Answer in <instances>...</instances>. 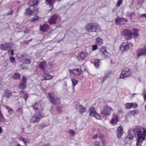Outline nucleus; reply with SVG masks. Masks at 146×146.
Instances as JSON below:
<instances>
[{
  "label": "nucleus",
  "mask_w": 146,
  "mask_h": 146,
  "mask_svg": "<svg viewBox=\"0 0 146 146\" xmlns=\"http://www.w3.org/2000/svg\"><path fill=\"white\" fill-rule=\"evenodd\" d=\"M23 62L27 64H29L31 62L29 58H25V60H23Z\"/></svg>",
  "instance_id": "obj_42"
},
{
  "label": "nucleus",
  "mask_w": 146,
  "mask_h": 146,
  "mask_svg": "<svg viewBox=\"0 0 146 146\" xmlns=\"http://www.w3.org/2000/svg\"><path fill=\"white\" fill-rule=\"evenodd\" d=\"M22 80L19 84V87L21 90H24L26 87L27 78L26 76H23L22 77Z\"/></svg>",
  "instance_id": "obj_13"
},
{
  "label": "nucleus",
  "mask_w": 146,
  "mask_h": 146,
  "mask_svg": "<svg viewBox=\"0 0 146 146\" xmlns=\"http://www.w3.org/2000/svg\"><path fill=\"white\" fill-rule=\"evenodd\" d=\"M5 118L3 116V115L0 111V121L2 122L5 121Z\"/></svg>",
  "instance_id": "obj_39"
},
{
  "label": "nucleus",
  "mask_w": 146,
  "mask_h": 146,
  "mask_svg": "<svg viewBox=\"0 0 146 146\" xmlns=\"http://www.w3.org/2000/svg\"><path fill=\"white\" fill-rule=\"evenodd\" d=\"M113 109L109 107L108 106H105L101 112V114L103 115L104 116L108 115H110L111 111Z\"/></svg>",
  "instance_id": "obj_12"
},
{
  "label": "nucleus",
  "mask_w": 146,
  "mask_h": 146,
  "mask_svg": "<svg viewBox=\"0 0 146 146\" xmlns=\"http://www.w3.org/2000/svg\"><path fill=\"white\" fill-rule=\"evenodd\" d=\"M132 133V130L129 129L128 131V134L124 140V142L126 144H131V141L134 137L133 134Z\"/></svg>",
  "instance_id": "obj_10"
},
{
  "label": "nucleus",
  "mask_w": 146,
  "mask_h": 146,
  "mask_svg": "<svg viewBox=\"0 0 146 146\" xmlns=\"http://www.w3.org/2000/svg\"><path fill=\"white\" fill-rule=\"evenodd\" d=\"M136 53L138 57L142 55H145L146 54V51H145L144 49L143 48L138 49L136 50Z\"/></svg>",
  "instance_id": "obj_19"
},
{
  "label": "nucleus",
  "mask_w": 146,
  "mask_h": 146,
  "mask_svg": "<svg viewBox=\"0 0 146 146\" xmlns=\"http://www.w3.org/2000/svg\"><path fill=\"white\" fill-rule=\"evenodd\" d=\"M109 76L108 75V74H106L104 76L103 78V82L106 80L107 78H108L109 77Z\"/></svg>",
  "instance_id": "obj_47"
},
{
  "label": "nucleus",
  "mask_w": 146,
  "mask_h": 146,
  "mask_svg": "<svg viewBox=\"0 0 146 146\" xmlns=\"http://www.w3.org/2000/svg\"><path fill=\"white\" fill-rule=\"evenodd\" d=\"M103 43V39L100 37H97L96 39V43L98 45H100Z\"/></svg>",
  "instance_id": "obj_23"
},
{
  "label": "nucleus",
  "mask_w": 146,
  "mask_h": 146,
  "mask_svg": "<svg viewBox=\"0 0 146 146\" xmlns=\"http://www.w3.org/2000/svg\"><path fill=\"white\" fill-rule=\"evenodd\" d=\"M94 107H91L90 108V115L91 117H94L95 113L96 112L94 110Z\"/></svg>",
  "instance_id": "obj_30"
},
{
  "label": "nucleus",
  "mask_w": 146,
  "mask_h": 146,
  "mask_svg": "<svg viewBox=\"0 0 146 146\" xmlns=\"http://www.w3.org/2000/svg\"><path fill=\"white\" fill-rule=\"evenodd\" d=\"M78 57L80 58L82 60L84 59L86 57L85 53L82 52L79 53L78 54Z\"/></svg>",
  "instance_id": "obj_32"
},
{
  "label": "nucleus",
  "mask_w": 146,
  "mask_h": 146,
  "mask_svg": "<svg viewBox=\"0 0 146 146\" xmlns=\"http://www.w3.org/2000/svg\"><path fill=\"white\" fill-rule=\"evenodd\" d=\"M46 66V62L45 61L41 62L39 65V68L41 69V70L43 72L45 71Z\"/></svg>",
  "instance_id": "obj_20"
},
{
  "label": "nucleus",
  "mask_w": 146,
  "mask_h": 146,
  "mask_svg": "<svg viewBox=\"0 0 146 146\" xmlns=\"http://www.w3.org/2000/svg\"><path fill=\"white\" fill-rule=\"evenodd\" d=\"M9 60L11 63H13L15 62V58L12 56L10 57Z\"/></svg>",
  "instance_id": "obj_45"
},
{
  "label": "nucleus",
  "mask_w": 146,
  "mask_h": 146,
  "mask_svg": "<svg viewBox=\"0 0 146 146\" xmlns=\"http://www.w3.org/2000/svg\"><path fill=\"white\" fill-rule=\"evenodd\" d=\"M18 57H19L21 59H23V54H22L21 55H18Z\"/></svg>",
  "instance_id": "obj_58"
},
{
  "label": "nucleus",
  "mask_w": 146,
  "mask_h": 146,
  "mask_svg": "<svg viewBox=\"0 0 146 146\" xmlns=\"http://www.w3.org/2000/svg\"><path fill=\"white\" fill-rule=\"evenodd\" d=\"M96 44L95 45H94L92 46V50L94 51L98 49V46Z\"/></svg>",
  "instance_id": "obj_48"
},
{
  "label": "nucleus",
  "mask_w": 146,
  "mask_h": 146,
  "mask_svg": "<svg viewBox=\"0 0 146 146\" xmlns=\"http://www.w3.org/2000/svg\"><path fill=\"white\" fill-rule=\"evenodd\" d=\"M86 30L89 32H97L100 31L99 25L97 23H89L86 26Z\"/></svg>",
  "instance_id": "obj_2"
},
{
  "label": "nucleus",
  "mask_w": 146,
  "mask_h": 146,
  "mask_svg": "<svg viewBox=\"0 0 146 146\" xmlns=\"http://www.w3.org/2000/svg\"><path fill=\"white\" fill-rule=\"evenodd\" d=\"M44 116H40L38 113H35L32 116L30 121L33 123L38 122L40 121L41 118Z\"/></svg>",
  "instance_id": "obj_11"
},
{
  "label": "nucleus",
  "mask_w": 146,
  "mask_h": 146,
  "mask_svg": "<svg viewBox=\"0 0 146 146\" xmlns=\"http://www.w3.org/2000/svg\"><path fill=\"white\" fill-rule=\"evenodd\" d=\"M56 110L59 113H61L63 112V110L62 108L60 107H57L56 108Z\"/></svg>",
  "instance_id": "obj_46"
},
{
  "label": "nucleus",
  "mask_w": 146,
  "mask_h": 146,
  "mask_svg": "<svg viewBox=\"0 0 146 146\" xmlns=\"http://www.w3.org/2000/svg\"><path fill=\"white\" fill-rule=\"evenodd\" d=\"M48 94L50 102L52 104L58 105L61 104V102L60 101L59 99L56 96H54L53 94L48 93Z\"/></svg>",
  "instance_id": "obj_6"
},
{
  "label": "nucleus",
  "mask_w": 146,
  "mask_h": 146,
  "mask_svg": "<svg viewBox=\"0 0 146 146\" xmlns=\"http://www.w3.org/2000/svg\"><path fill=\"white\" fill-rule=\"evenodd\" d=\"M127 21V19L122 17H118L115 19V22L116 25H119L124 24Z\"/></svg>",
  "instance_id": "obj_14"
},
{
  "label": "nucleus",
  "mask_w": 146,
  "mask_h": 146,
  "mask_svg": "<svg viewBox=\"0 0 146 146\" xmlns=\"http://www.w3.org/2000/svg\"><path fill=\"white\" fill-rule=\"evenodd\" d=\"M40 30L43 32H45L48 29V25H47L44 24L42 25H40Z\"/></svg>",
  "instance_id": "obj_25"
},
{
  "label": "nucleus",
  "mask_w": 146,
  "mask_h": 146,
  "mask_svg": "<svg viewBox=\"0 0 146 146\" xmlns=\"http://www.w3.org/2000/svg\"><path fill=\"white\" fill-rule=\"evenodd\" d=\"M4 96L7 98H9L12 95V92L9 90H6L4 94Z\"/></svg>",
  "instance_id": "obj_24"
},
{
  "label": "nucleus",
  "mask_w": 146,
  "mask_h": 146,
  "mask_svg": "<svg viewBox=\"0 0 146 146\" xmlns=\"http://www.w3.org/2000/svg\"><path fill=\"white\" fill-rule=\"evenodd\" d=\"M133 35L134 38H137L139 36V30L137 29H133Z\"/></svg>",
  "instance_id": "obj_27"
},
{
  "label": "nucleus",
  "mask_w": 146,
  "mask_h": 146,
  "mask_svg": "<svg viewBox=\"0 0 146 146\" xmlns=\"http://www.w3.org/2000/svg\"><path fill=\"white\" fill-rule=\"evenodd\" d=\"M13 11V10L11 9V11L9 13H7V15H11L12 14Z\"/></svg>",
  "instance_id": "obj_55"
},
{
  "label": "nucleus",
  "mask_w": 146,
  "mask_h": 146,
  "mask_svg": "<svg viewBox=\"0 0 146 146\" xmlns=\"http://www.w3.org/2000/svg\"><path fill=\"white\" fill-rule=\"evenodd\" d=\"M39 2L38 0H33L31 2H30L28 3V5L29 6L32 5L33 6V7H36L35 6L37 5Z\"/></svg>",
  "instance_id": "obj_22"
},
{
  "label": "nucleus",
  "mask_w": 146,
  "mask_h": 146,
  "mask_svg": "<svg viewBox=\"0 0 146 146\" xmlns=\"http://www.w3.org/2000/svg\"><path fill=\"white\" fill-rule=\"evenodd\" d=\"M95 144L96 146H100L99 142L97 141H96L95 142Z\"/></svg>",
  "instance_id": "obj_60"
},
{
  "label": "nucleus",
  "mask_w": 146,
  "mask_h": 146,
  "mask_svg": "<svg viewBox=\"0 0 146 146\" xmlns=\"http://www.w3.org/2000/svg\"><path fill=\"white\" fill-rule=\"evenodd\" d=\"M123 0H118L116 6L117 7H119L122 3Z\"/></svg>",
  "instance_id": "obj_51"
},
{
  "label": "nucleus",
  "mask_w": 146,
  "mask_h": 146,
  "mask_svg": "<svg viewBox=\"0 0 146 146\" xmlns=\"http://www.w3.org/2000/svg\"><path fill=\"white\" fill-rule=\"evenodd\" d=\"M33 18H32L31 19V21L32 22H34L38 20L40 17L37 15H36Z\"/></svg>",
  "instance_id": "obj_35"
},
{
  "label": "nucleus",
  "mask_w": 146,
  "mask_h": 146,
  "mask_svg": "<svg viewBox=\"0 0 146 146\" xmlns=\"http://www.w3.org/2000/svg\"><path fill=\"white\" fill-rule=\"evenodd\" d=\"M32 107L35 110V113H38L40 116H44V113L42 112L44 107L40 102H35Z\"/></svg>",
  "instance_id": "obj_4"
},
{
  "label": "nucleus",
  "mask_w": 146,
  "mask_h": 146,
  "mask_svg": "<svg viewBox=\"0 0 146 146\" xmlns=\"http://www.w3.org/2000/svg\"><path fill=\"white\" fill-rule=\"evenodd\" d=\"M71 81L72 83L73 87H74L78 83V81L76 80L75 78H73L71 79Z\"/></svg>",
  "instance_id": "obj_38"
},
{
  "label": "nucleus",
  "mask_w": 146,
  "mask_h": 146,
  "mask_svg": "<svg viewBox=\"0 0 146 146\" xmlns=\"http://www.w3.org/2000/svg\"><path fill=\"white\" fill-rule=\"evenodd\" d=\"M68 71L70 74L76 75H79L82 74V70L81 69L80 70L78 68L73 70L68 69Z\"/></svg>",
  "instance_id": "obj_17"
},
{
  "label": "nucleus",
  "mask_w": 146,
  "mask_h": 146,
  "mask_svg": "<svg viewBox=\"0 0 146 146\" xmlns=\"http://www.w3.org/2000/svg\"><path fill=\"white\" fill-rule=\"evenodd\" d=\"M6 108L8 110L9 112H10L11 113H12L13 111V110L11 108H10L8 106H6Z\"/></svg>",
  "instance_id": "obj_53"
},
{
  "label": "nucleus",
  "mask_w": 146,
  "mask_h": 146,
  "mask_svg": "<svg viewBox=\"0 0 146 146\" xmlns=\"http://www.w3.org/2000/svg\"><path fill=\"white\" fill-rule=\"evenodd\" d=\"M14 49H12L10 50V52H11V55L12 56H14Z\"/></svg>",
  "instance_id": "obj_56"
},
{
  "label": "nucleus",
  "mask_w": 146,
  "mask_h": 146,
  "mask_svg": "<svg viewBox=\"0 0 146 146\" xmlns=\"http://www.w3.org/2000/svg\"><path fill=\"white\" fill-rule=\"evenodd\" d=\"M143 132L142 133L141 131L140 133V141L141 144L143 141L145 140V137L146 136V130L145 129L144 127L143 128Z\"/></svg>",
  "instance_id": "obj_21"
},
{
  "label": "nucleus",
  "mask_w": 146,
  "mask_h": 146,
  "mask_svg": "<svg viewBox=\"0 0 146 146\" xmlns=\"http://www.w3.org/2000/svg\"><path fill=\"white\" fill-rule=\"evenodd\" d=\"M132 133L133 132L134 134V137L137 136V143L136 145L137 146H141L140 139V133L141 132V128L140 126H134L132 130Z\"/></svg>",
  "instance_id": "obj_1"
},
{
  "label": "nucleus",
  "mask_w": 146,
  "mask_h": 146,
  "mask_svg": "<svg viewBox=\"0 0 146 146\" xmlns=\"http://www.w3.org/2000/svg\"><path fill=\"white\" fill-rule=\"evenodd\" d=\"M2 132V128L0 127V133Z\"/></svg>",
  "instance_id": "obj_64"
},
{
  "label": "nucleus",
  "mask_w": 146,
  "mask_h": 146,
  "mask_svg": "<svg viewBox=\"0 0 146 146\" xmlns=\"http://www.w3.org/2000/svg\"><path fill=\"white\" fill-rule=\"evenodd\" d=\"M141 18H142L143 17H144L145 18H146V14H143L141 15L140 17Z\"/></svg>",
  "instance_id": "obj_59"
},
{
  "label": "nucleus",
  "mask_w": 146,
  "mask_h": 146,
  "mask_svg": "<svg viewBox=\"0 0 146 146\" xmlns=\"http://www.w3.org/2000/svg\"><path fill=\"white\" fill-rule=\"evenodd\" d=\"M19 139L20 141H23L25 145H26L27 143V140L24 138L22 137H20L19 138Z\"/></svg>",
  "instance_id": "obj_40"
},
{
  "label": "nucleus",
  "mask_w": 146,
  "mask_h": 146,
  "mask_svg": "<svg viewBox=\"0 0 146 146\" xmlns=\"http://www.w3.org/2000/svg\"><path fill=\"white\" fill-rule=\"evenodd\" d=\"M131 108H136L137 107L138 105L136 103H131Z\"/></svg>",
  "instance_id": "obj_52"
},
{
  "label": "nucleus",
  "mask_w": 146,
  "mask_h": 146,
  "mask_svg": "<svg viewBox=\"0 0 146 146\" xmlns=\"http://www.w3.org/2000/svg\"><path fill=\"white\" fill-rule=\"evenodd\" d=\"M139 113V110H135L133 111H131L129 112L130 115L134 116L135 115H137Z\"/></svg>",
  "instance_id": "obj_31"
},
{
  "label": "nucleus",
  "mask_w": 146,
  "mask_h": 146,
  "mask_svg": "<svg viewBox=\"0 0 146 146\" xmlns=\"http://www.w3.org/2000/svg\"><path fill=\"white\" fill-rule=\"evenodd\" d=\"M118 119L117 117L115 116V117L113 118L111 120L110 122L111 123L113 124L114 123L116 124L118 121Z\"/></svg>",
  "instance_id": "obj_33"
},
{
  "label": "nucleus",
  "mask_w": 146,
  "mask_h": 146,
  "mask_svg": "<svg viewBox=\"0 0 146 146\" xmlns=\"http://www.w3.org/2000/svg\"><path fill=\"white\" fill-rule=\"evenodd\" d=\"M129 42H127L125 43H123L119 47V50H121V52L123 51H127L129 49Z\"/></svg>",
  "instance_id": "obj_15"
},
{
  "label": "nucleus",
  "mask_w": 146,
  "mask_h": 146,
  "mask_svg": "<svg viewBox=\"0 0 146 146\" xmlns=\"http://www.w3.org/2000/svg\"><path fill=\"white\" fill-rule=\"evenodd\" d=\"M12 46V43L10 42H6L1 44L0 45V49L3 50L7 51L10 52V50Z\"/></svg>",
  "instance_id": "obj_7"
},
{
  "label": "nucleus",
  "mask_w": 146,
  "mask_h": 146,
  "mask_svg": "<svg viewBox=\"0 0 146 146\" xmlns=\"http://www.w3.org/2000/svg\"><path fill=\"white\" fill-rule=\"evenodd\" d=\"M98 137V135H97L96 134V135H94L93 136V138L94 139H96Z\"/></svg>",
  "instance_id": "obj_61"
},
{
  "label": "nucleus",
  "mask_w": 146,
  "mask_h": 146,
  "mask_svg": "<svg viewBox=\"0 0 146 146\" xmlns=\"http://www.w3.org/2000/svg\"><path fill=\"white\" fill-rule=\"evenodd\" d=\"M52 78V76L48 74H46V76L45 77L43 80H50Z\"/></svg>",
  "instance_id": "obj_37"
},
{
  "label": "nucleus",
  "mask_w": 146,
  "mask_h": 146,
  "mask_svg": "<svg viewBox=\"0 0 146 146\" xmlns=\"http://www.w3.org/2000/svg\"><path fill=\"white\" fill-rule=\"evenodd\" d=\"M29 30L27 28H26L24 31V33H27L29 32Z\"/></svg>",
  "instance_id": "obj_57"
},
{
  "label": "nucleus",
  "mask_w": 146,
  "mask_h": 146,
  "mask_svg": "<svg viewBox=\"0 0 146 146\" xmlns=\"http://www.w3.org/2000/svg\"><path fill=\"white\" fill-rule=\"evenodd\" d=\"M54 1L55 0H45V3L47 5L51 6Z\"/></svg>",
  "instance_id": "obj_34"
},
{
  "label": "nucleus",
  "mask_w": 146,
  "mask_h": 146,
  "mask_svg": "<svg viewBox=\"0 0 146 146\" xmlns=\"http://www.w3.org/2000/svg\"><path fill=\"white\" fill-rule=\"evenodd\" d=\"M20 74L19 73H17L14 74L12 77V78L14 80H17L20 79Z\"/></svg>",
  "instance_id": "obj_29"
},
{
  "label": "nucleus",
  "mask_w": 146,
  "mask_h": 146,
  "mask_svg": "<svg viewBox=\"0 0 146 146\" xmlns=\"http://www.w3.org/2000/svg\"><path fill=\"white\" fill-rule=\"evenodd\" d=\"M46 126V125L44 123H42L39 125L38 128L39 129H42Z\"/></svg>",
  "instance_id": "obj_44"
},
{
  "label": "nucleus",
  "mask_w": 146,
  "mask_h": 146,
  "mask_svg": "<svg viewBox=\"0 0 146 146\" xmlns=\"http://www.w3.org/2000/svg\"><path fill=\"white\" fill-rule=\"evenodd\" d=\"M109 53L107 51L106 48L104 46H102L99 50L97 56L100 59L103 60L104 58H108L109 56Z\"/></svg>",
  "instance_id": "obj_3"
},
{
  "label": "nucleus",
  "mask_w": 146,
  "mask_h": 146,
  "mask_svg": "<svg viewBox=\"0 0 146 146\" xmlns=\"http://www.w3.org/2000/svg\"><path fill=\"white\" fill-rule=\"evenodd\" d=\"M28 96L29 95L27 93H25L24 94L23 96V98L25 101H27Z\"/></svg>",
  "instance_id": "obj_50"
},
{
  "label": "nucleus",
  "mask_w": 146,
  "mask_h": 146,
  "mask_svg": "<svg viewBox=\"0 0 146 146\" xmlns=\"http://www.w3.org/2000/svg\"><path fill=\"white\" fill-rule=\"evenodd\" d=\"M58 17V16L57 14H53L48 20V22L51 25L55 24Z\"/></svg>",
  "instance_id": "obj_16"
},
{
  "label": "nucleus",
  "mask_w": 146,
  "mask_h": 146,
  "mask_svg": "<svg viewBox=\"0 0 146 146\" xmlns=\"http://www.w3.org/2000/svg\"><path fill=\"white\" fill-rule=\"evenodd\" d=\"M94 117L98 119H100V115L97 112L95 113Z\"/></svg>",
  "instance_id": "obj_49"
},
{
  "label": "nucleus",
  "mask_w": 146,
  "mask_h": 146,
  "mask_svg": "<svg viewBox=\"0 0 146 146\" xmlns=\"http://www.w3.org/2000/svg\"><path fill=\"white\" fill-rule=\"evenodd\" d=\"M144 0H138L137 3L139 5H141L144 2Z\"/></svg>",
  "instance_id": "obj_54"
},
{
  "label": "nucleus",
  "mask_w": 146,
  "mask_h": 146,
  "mask_svg": "<svg viewBox=\"0 0 146 146\" xmlns=\"http://www.w3.org/2000/svg\"><path fill=\"white\" fill-rule=\"evenodd\" d=\"M123 132V129L121 126H120L117 128L116 133L118 138L120 139L121 138Z\"/></svg>",
  "instance_id": "obj_18"
},
{
  "label": "nucleus",
  "mask_w": 146,
  "mask_h": 146,
  "mask_svg": "<svg viewBox=\"0 0 146 146\" xmlns=\"http://www.w3.org/2000/svg\"><path fill=\"white\" fill-rule=\"evenodd\" d=\"M70 135L71 136H74L75 135V132L72 129L69 130L68 131Z\"/></svg>",
  "instance_id": "obj_43"
},
{
  "label": "nucleus",
  "mask_w": 146,
  "mask_h": 146,
  "mask_svg": "<svg viewBox=\"0 0 146 146\" xmlns=\"http://www.w3.org/2000/svg\"><path fill=\"white\" fill-rule=\"evenodd\" d=\"M29 7L27 8L26 9L24 15L28 16L36 15L38 12V9L37 7H33H33L32 5H30Z\"/></svg>",
  "instance_id": "obj_5"
},
{
  "label": "nucleus",
  "mask_w": 146,
  "mask_h": 146,
  "mask_svg": "<svg viewBox=\"0 0 146 146\" xmlns=\"http://www.w3.org/2000/svg\"><path fill=\"white\" fill-rule=\"evenodd\" d=\"M103 136H104L102 135H101L100 136L99 138L100 139H102L103 138Z\"/></svg>",
  "instance_id": "obj_63"
},
{
  "label": "nucleus",
  "mask_w": 146,
  "mask_h": 146,
  "mask_svg": "<svg viewBox=\"0 0 146 146\" xmlns=\"http://www.w3.org/2000/svg\"><path fill=\"white\" fill-rule=\"evenodd\" d=\"M131 72V70L129 68H124L121 72L119 78L123 79L129 76Z\"/></svg>",
  "instance_id": "obj_8"
},
{
  "label": "nucleus",
  "mask_w": 146,
  "mask_h": 146,
  "mask_svg": "<svg viewBox=\"0 0 146 146\" xmlns=\"http://www.w3.org/2000/svg\"><path fill=\"white\" fill-rule=\"evenodd\" d=\"M122 35L127 40L131 39L133 37V33L129 30L124 29L122 33Z\"/></svg>",
  "instance_id": "obj_9"
},
{
  "label": "nucleus",
  "mask_w": 146,
  "mask_h": 146,
  "mask_svg": "<svg viewBox=\"0 0 146 146\" xmlns=\"http://www.w3.org/2000/svg\"><path fill=\"white\" fill-rule=\"evenodd\" d=\"M101 62L100 60L98 59H95L94 62V65L97 68H98L100 66Z\"/></svg>",
  "instance_id": "obj_28"
},
{
  "label": "nucleus",
  "mask_w": 146,
  "mask_h": 146,
  "mask_svg": "<svg viewBox=\"0 0 146 146\" xmlns=\"http://www.w3.org/2000/svg\"><path fill=\"white\" fill-rule=\"evenodd\" d=\"M3 84V83L1 82L0 81V88H1L2 87Z\"/></svg>",
  "instance_id": "obj_62"
},
{
  "label": "nucleus",
  "mask_w": 146,
  "mask_h": 146,
  "mask_svg": "<svg viewBox=\"0 0 146 146\" xmlns=\"http://www.w3.org/2000/svg\"><path fill=\"white\" fill-rule=\"evenodd\" d=\"M131 103H127L125 104V108L127 109H130L131 108Z\"/></svg>",
  "instance_id": "obj_41"
},
{
  "label": "nucleus",
  "mask_w": 146,
  "mask_h": 146,
  "mask_svg": "<svg viewBox=\"0 0 146 146\" xmlns=\"http://www.w3.org/2000/svg\"><path fill=\"white\" fill-rule=\"evenodd\" d=\"M127 16L130 18L135 15L134 12H127Z\"/></svg>",
  "instance_id": "obj_36"
},
{
  "label": "nucleus",
  "mask_w": 146,
  "mask_h": 146,
  "mask_svg": "<svg viewBox=\"0 0 146 146\" xmlns=\"http://www.w3.org/2000/svg\"><path fill=\"white\" fill-rule=\"evenodd\" d=\"M78 108L79 109V113L81 114H82L86 111V108L81 105H80Z\"/></svg>",
  "instance_id": "obj_26"
}]
</instances>
